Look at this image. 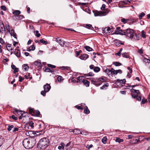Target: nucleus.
I'll use <instances>...</instances> for the list:
<instances>
[{"instance_id":"052dcab7","label":"nucleus","mask_w":150,"mask_h":150,"mask_svg":"<svg viewBox=\"0 0 150 150\" xmlns=\"http://www.w3.org/2000/svg\"><path fill=\"white\" fill-rule=\"evenodd\" d=\"M123 2L125 4H128V3H130V1L128 0H125Z\"/></svg>"},{"instance_id":"a19ab883","label":"nucleus","mask_w":150,"mask_h":150,"mask_svg":"<svg viewBox=\"0 0 150 150\" xmlns=\"http://www.w3.org/2000/svg\"><path fill=\"white\" fill-rule=\"evenodd\" d=\"M35 33V35L36 37H39L40 36V34L39 33V32L38 30H36Z\"/></svg>"},{"instance_id":"4be33fe9","label":"nucleus","mask_w":150,"mask_h":150,"mask_svg":"<svg viewBox=\"0 0 150 150\" xmlns=\"http://www.w3.org/2000/svg\"><path fill=\"white\" fill-rule=\"evenodd\" d=\"M23 69H24L25 71H27L29 68L27 64H23Z\"/></svg>"},{"instance_id":"dca6fc26","label":"nucleus","mask_w":150,"mask_h":150,"mask_svg":"<svg viewBox=\"0 0 150 150\" xmlns=\"http://www.w3.org/2000/svg\"><path fill=\"white\" fill-rule=\"evenodd\" d=\"M84 85L86 87H88L89 86L90 82L84 79L82 82Z\"/></svg>"},{"instance_id":"5701e85b","label":"nucleus","mask_w":150,"mask_h":150,"mask_svg":"<svg viewBox=\"0 0 150 150\" xmlns=\"http://www.w3.org/2000/svg\"><path fill=\"white\" fill-rule=\"evenodd\" d=\"M83 76H79L76 78V80H78L80 82V83H82L83 80L84 79H83Z\"/></svg>"},{"instance_id":"6e6552de","label":"nucleus","mask_w":150,"mask_h":150,"mask_svg":"<svg viewBox=\"0 0 150 150\" xmlns=\"http://www.w3.org/2000/svg\"><path fill=\"white\" fill-rule=\"evenodd\" d=\"M56 41L58 42L61 46H63L65 42L63 41H62L61 39L59 38H56Z\"/></svg>"},{"instance_id":"37998d69","label":"nucleus","mask_w":150,"mask_h":150,"mask_svg":"<svg viewBox=\"0 0 150 150\" xmlns=\"http://www.w3.org/2000/svg\"><path fill=\"white\" fill-rule=\"evenodd\" d=\"M50 69L49 68L47 67H45L44 68V71L46 72H50Z\"/></svg>"},{"instance_id":"0e129e2a","label":"nucleus","mask_w":150,"mask_h":150,"mask_svg":"<svg viewBox=\"0 0 150 150\" xmlns=\"http://www.w3.org/2000/svg\"><path fill=\"white\" fill-rule=\"evenodd\" d=\"M75 107L78 109L83 110V108H82L80 106L76 105Z\"/></svg>"},{"instance_id":"6e6d98bb","label":"nucleus","mask_w":150,"mask_h":150,"mask_svg":"<svg viewBox=\"0 0 150 150\" xmlns=\"http://www.w3.org/2000/svg\"><path fill=\"white\" fill-rule=\"evenodd\" d=\"M19 82H22L23 80L24 79V78L23 77H21V76H20L19 77Z\"/></svg>"},{"instance_id":"9d476101","label":"nucleus","mask_w":150,"mask_h":150,"mask_svg":"<svg viewBox=\"0 0 150 150\" xmlns=\"http://www.w3.org/2000/svg\"><path fill=\"white\" fill-rule=\"evenodd\" d=\"M88 57L89 56L88 54H84L81 55L79 57V58L81 59L85 60L88 58Z\"/></svg>"},{"instance_id":"e433bc0d","label":"nucleus","mask_w":150,"mask_h":150,"mask_svg":"<svg viewBox=\"0 0 150 150\" xmlns=\"http://www.w3.org/2000/svg\"><path fill=\"white\" fill-rule=\"evenodd\" d=\"M121 21L124 23H126L128 21H129V20L128 19H125L124 18H122L121 19Z\"/></svg>"},{"instance_id":"b1692460","label":"nucleus","mask_w":150,"mask_h":150,"mask_svg":"<svg viewBox=\"0 0 150 150\" xmlns=\"http://www.w3.org/2000/svg\"><path fill=\"white\" fill-rule=\"evenodd\" d=\"M94 74L92 72H90L88 74H85L84 76H94Z\"/></svg>"},{"instance_id":"6ab92c4d","label":"nucleus","mask_w":150,"mask_h":150,"mask_svg":"<svg viewBox=\"0 0 150 150\" xmlns=\"http://www.w3.org/2000/svg\"><path fill=\"white\" fill-rule=\"evenodd\" d=\"M143 62L146 65H149L150 63V60L149 59L144 58L143 59Z\"/></svg>"},{"instance_id":"de8ad7c7","label":"nucleus","mask_w":150,"mask_h":150,"mask_svg":"<svg viewBox=\"0 0 150 150\" xmlns=\"http://www.w3.org/2000/svg\"><path fill=\"white\" fill-rule=\"evenodd\" d=\"M4 140L3 139L0 138V147L3 144Z\"/></svg>"},{"instance_id":"2f4dec72","label":"nucleus","mask_w":150,"mask_h":150,"mask_svg":"<svg viewBox=\"0 0 150 150\" xmlns=\"http://www.w3.org/2000/svg\"><path fill=\"white\" fill-rule=\"evenodd\" d=\"M145 15V14L143 12H142V13H140L139 15V19L140 20Z\"/></svg>"},{"instance_id":"423d86ee","label":"nucleus","mask_w":150,"mask_h":150,"mask_svg":"<svg viewBox=\"0 0 150 150\" xmlns=\"http://www.w3.org/2000/svg\"><path fill=\"white\" fill-rule=\"evenodd\" d=\"M105 81V80L103 78H96L95 86H98L100 85L103 82H104Z\"/></svg>"},{"instance_id":"c756f323","label":"nucleus","mask_w":150,"mask_h":150,"mask_svg":"<svg viewBox=\"0 0 150 150\" xmlns=\"http://www.w3.org/2000/svg\"><path fill=\"white\" fill-rule=\"evenodd\" d=\"M6 29L8 32H10V26L9 25V23L8 22L6 24Z\"/></svg>"},{"instance_id":"a878e982","label":"nucleus","mask_w":150,"mask_h":150,"mask_svg":"<svg viewBox=\"0 0 150 150\" xmlns=\"http://www.w3.org/2000/svg\"><path fill=\"white\" fill-rule=\"evenodd\" d=\"M117 81L118 82H120L123 84L125 83L126 82V80L125 79H124L122 80H120V79H117Z\"/></svg>"},{"instance_id":"20e7f679","label":"nucleus","mask_w":150,"mask_h":150,"mask_svg":"<svg viewBox=\"0 0 150 150\" xmlns=\"http://www.w3.org/2000/svg\"><path fill=\"white\" fill-rule=\"evenodd\" d=\"M109 10L108 9H106L103 11H96L94 13V15L95 16H103L106 15L109 12Z\"/></svg>"},{"instance_id":"49530a36","label":"nucleus","mask_w":150,"mask_h":150,"mask_svg":"<svg viewBox=\"0 0 150 150\" xmlns=\"http://www.w3.org/2000/svg\"><path fill=\"white\" fill-rule=\"evenodd\" d=\"M81 52L82 51L81 50H79V51H76L75 54L76 57L78 56Z\"/></svg>"},{"instance_id":"72a5a7b5","label":"nucleus","mask_w":150,"mask_h":150,"mask_svg":"<svg viewBox=\"0 0 150 150\" xmlns=\"http://www.w3.org/2000/svg\"><path fill=\"white\" fill-rule=\"evenodd\" d=\"M109 86L108 83H106V84H104L102 86L100 87L101 89H106L107 87Z\"/></svg>"},{"instance_id":"7c9ffc66","label":"nucleus","mask_w":150,"mask_h":150,"mask_svg":"<svg viewBox=\"0 0 150 150\" xmlns=\"http://www.w3.org/2000/svg\"><path fill=\"white\" fill-rule=\"evenodd\" d=\"M6 48L7 50L8 51H12V48L10 44H8L7 45Z\"/></svg>"},{"instance_id":"c85d7f7f","label":"nucleus","mask_w":150,"mask_h":150,"mask_svg":"<svg viewBox=\"0 0 150 150\" xmlns=\"http://www.w3.org/2000/svg\"><path fill=\"white\" fill-rule=\"evenodd\" d=\"M24 77L25 79H32V77L30 76V74L28 73V74L25 75L24 76Z\"/></svg>"},{"instance_id":"09e8293b","label":"nucleus","mask_w":150,"mask_h":150,"mask_svg":"<svg viewBox=\"0 0 150 150\" xmlns=\"http://www.w3.org/2000/svg\"><path fill=\"white\" fill-rule=\"evenodd\" d=\"M40 41L41 43L44 44L45 45L47 44V42L45 40H43V39L40 40Z\"/></svg>"},{"instance_id":"9b49d317","label":"nucleus","mask_w":150,"mask_h":150,"mask_svg":"<svg viewBox=\"0 0 150 150\" xmlns=\"http://www.w3.org/2000/svg\"><path fill=\"white\" fill-rule=\"evenodd\" d=\"M73 132L74 133L76 134H84L85 135H86V134H84L83 133V132H81L80 131L79 129H75L73 130Z\"/></svg>"},{"instance_id":"864d4df0","label":"nucleus","mask_w":150,"mask_h":150,"mask_svg":"<svg viewBox=\"0 0 150 150\" xmlns=\"http://www.w3.org/2000/svg\"><path fill=\"white\" fill-rule=\"evenodd\" d=\"M47 66L49 67H51V68H54L56 67V66H55L52 65V64H47Z\"/></svg>"},{"instance_id":"3c124183","label":"nucleus","mask_w":150,"mask_h":150,"mask_svg":"<svg viewBox=\"0 0 150 150\" xmlns=\"http://www.w3.org/2000/svg\"><path fill=\"white\" fill-rule=\"evenodd\" d=\"M122 56L124 57H125L126 58H129V56L127 55L126 53H123L122 54Z\"/></svg>"},{"instance_id":"8fccbe9b","label":"nucleus","mask_w":150,"mask_h":150,"mask_svg":"<svg viewBox=\"0 0 150 150\" xmlns=\"http://www.w3.org/2000/svg\"><path fill=\"white\" fill-rule=\"evenodd\" d=\"M93 146V145L92 144H91L89 145L88 144H87L86 147V148L88 149H89L91 148Z\"/></svg>"},{"instance_id":"f03ea898","label":"nucleus","mask_w":150,"mask_h":150,"mask_svg":"<svg viewBox=\"0 0 150 150\" xmlns=\"http://www.w3.org/2000/svg\"><path fill=\"white\" fill-rule=\"evenodd\" d=\"M49 144V141L48 139L44 138L42 139L39 141V144L42 149H45L48 146Z\"/></svg>"},{"instance_id":"7ed1b4c3","label":"nucleus","mask_w":150,"mask_h":150,"mask_svg":"<svg viewBox=\"0 0 150 150\" xmlns=\"http://www.w3.org/2000/svg\"><path fill=\"white\" fill-rule=\"evenodd\" d=\"M125 35L130 38L132 39L134 35L133 30L130 28H128L125 30Z\"/></svg>"},{"instance_id":"412c9836","label":"nucleus","mask_w":150,"mask_h":150,"mask_svg":"<svg viewBox=\"0 0 150 150\" xmlns=\"http://www.w3.org/2000/svg\"><path fill=\"white\" fill-rule=\"evenodd\" d=\"M84 112L85 113L88 114L89 113L90 111L88 110V107L87 106H86L84 107Z\"/></svg>"},{"instance_id":"f257e3e1","label":"nucleus","mask_w":150,"mask_h":150,"mask_svg":"<svg viewBox=\"0 0 150 150\" xmlns=\"http://www.w3.org/2000/svg\"><path fill=\"white\" fill-rule=\"evenodd\" d=\"M34 137L31 138V140L29 138L24 139L23 142V144L25 148L28 149L32 148L36 143V139Z\"/></svg>"},{"instance_id":"4c0bfd02","label":"nucleus","mask_w":150,"mask_h":150,"mask_svg":"<svg viewBox=\"0 0 150 150\" xmlns=\"http://www.w3.org/2000/svg\"><path fill=\"white\" fill-rule=\"evenodd\" d=\"M142 37L144 38H146V33L144 30L142 31Z\"/></svg>"},{"instance_id":"1a4fd4ad","label":"nucleus","mask_w":150,"mask_h":150,"mask_svg":"<svg viewBox=\"0 0 150 150\" xmlns=\"http://www.w3.org/2000/svg\"><path fill=\"white\" fill-rule=\"evenodd\" d=\"M15 111L16 112L18 113H20L21 115L19 117V119H21L22 117H25V115H24V114L25 113L24 112H23V111H19L18 110H16Z\"/></svg>"},{"instance_id":"39448f33","label":"nucleus","mask_w":150,"mask_h":150,"mask_svg":"<svg viewBox=\"0 0 150 150\" xmlns=\"http://www.w3.org/2000/svg\"><path fill=\"white\" fill-rule=\"evenodd\" d=\"M131 91V95L132 97L134 98H136L139 95L138 94L140 93V92L139 90L132 89Z\"/></svg>"},{"instance_id":"a211bd4d","label":"nucleus","mask_w":150,"mask_h":150,"mask_svg":"<svg viewBox=\"0 0 150 150\" xmlns=\"http://www.w3.org/2000/svg\"><path fill=\"white\" fill-rule=\"evenodd\" d=\"M125 30H120L117 32H116V34H120L121 35H125Z\"/></svg>"},{"instance_id":"c03bdc74","label":"nucleus","mask_w":150,"mask_h":150,"mask_svg":"<svg viewBox=\"0 0 150 150\" xmlns=\"http://www.w3.org/2000/svg\"><path fill=\"white\" fill-rule=\"evenodd\" d=\"M10 118H12L15 120H16L18 119L17 117H16L14 115H12L11 116H10Z\"/></svg>"},{"instance_id":"473e14b6","label":"nucleus","mask_w":150,"mask_h":150,"mask_svg":"<svg viewBox=\"0 0 150 150\" xmlns=\"http://www.w3.org/2000/svg\"><path fill=\"white\" fill-rule=\"evenodd\" d=\"M84 48L86 50L88 51H91L92 50V48L88 46H86L84 47Z\"/></svg>"},{"instance_id":"ea45409f","label":"nucleus","mask_w":150,"mask_h":150,"mask_svg":"<svg viewBox=\"0 0 150 150\" xmlns=\"http://www.w3.org/2000/svg\"><path fill=\"white\" fill-rule=\"evenodd\" d=\"M113 64L116 66H120L122 65V64L121 63L117 62H114Z\"/></svg>"},{"instance_id":"c9c22d12","label":"nucleus","mask_w":150,"mask_h":150,"mask_svg":"<svg viewBox=\"0 0 150 150\" xmlns=\"http://www.w3.org/2000/svg\"><path fill=\"white\" fill-rule=\"evenodd\" d=\"M123 141V140L122 139H120L119 138H117L115 142H118L119 143H120Z\"/></svg>"},{"instance_id":"cd10ccee","label":"nucleus","mask_w":150,"mask_h":150,"mask_svg":"<svg viewBox=\"0 0 150 150\" xmlns=\"http://www.w3.org/2000/svg\"><path fill=\"white\" fill-rule=\"evenodd\" d=\"M35 46L34 45H31L29 47L28 50V51H30L31 50H34L35 49Z\"/></svg>"},{"instance_id":"5fc2aeb1","label":"nucleus","mask_w":150,"mask_h":150,"mask_svg":"<svg viewBox=\"0 0 150 150\" xmlns=\"http://www.w3.org/2000/svg\"><path fill=\"white\" fill-rule=\"evenodd\" d=\"M1 9L4 11H6V6H1Z\"/></svg>"},{"instance_id":"58836bf2","label":"nucleus","mask_w":150,"mask_h":150,"mask_svg":"<svg viewBox=\"0 0 150 150\" xmlns=\"http://www.w3.org/2000/svg\"><path fill=\"white\" fill-rule=\"evenodd\" d=\"M86 28L88 29H93L92 25L91 24H86Z\"/></svg>"},{"instance_id":"79ce46f5","label":"nucleus","mask_w":150,"mask_h":150,"mask_svg":"<svg viewBox=\"0 0 150 150\" xmlns=\"http://www.w3.org/2000/svg\"><path fill=\"white\" fill-rule=\"evenodd\" d=\"M14 126L13 125H8V127L7 128V130L8 131H10L11 130V129L13 128Z\"/></svg>"},{"instance_id":"13d9d810","label":"nucleus","mask_w":150,"mask_h":150,"mask_svg":"<svg viewBox=\"0 0 150 150\" xmlns=\"http://www.w3.org/2000/svg\"><path fill=\"white\" fill-rule=\"evenodd\" d=\"M0 42L2 45H3L4 43V40L1 38H0Z\"/></svg>"},{"instance_id":"e2e57ef3","label":"nucleus","mask_w":150,"mask_h":150,"mask_svg":"<svg viewBox=\"0 0 150 150\" xmlns=\"http://www.w3.org/2000/svg\"><path fill=\"white\" fill-rule=\"evenodd\" d=\"M105 8V5L104 4H103L102 5V6L101 7V9L102 10H104Z\"/></svg>"},{"instance_id":"69168bd1","label":"nucleus","mask_w":150,"mask_h":150,"mask_svg":"<svg viewBox=\"0 0 150 150\" xmlns=\"http://www.w3.org/2000/svg\"><path fill=\"white\" fill-rule=\"evenodd\" d=\"M18 129L17 127H15L14 128L12 132H16V131H18Z\"/></svg>"},{"instance_id":"338daca9","label":"nucleus","mask_w":150,"mask_h":150,"mask_svg":"<svg viewBox=\"0 0 150 150\" xmlns=\"http://www.w3.org/2000/svg\"><path fill=\"white\" fill-rule=\"evenodd\" d=\"M120 27H117L116 28V30H115V33H116V32H117V31H118L119 30H120Z\"/></svg>"},{"instance_id":"603ef678","label":"nucleus","mask_w":150,"mask_h":150,"mask_svg":"<svg viewBox=\"0 0 150 150\" xmlns=\"http://www.w3.org/2000/svg\"><path fill=\"white\" fill-rule=\"evenodd\" d=\"M47 92V91H45V90L42 91L41 92V94L43 96H45L46 93Z\"/></svg>"},{"instance_id":"2eb2a0df","label":"nucleus","mask_w":150,"mask_h":150,"mask_svg":"<svg viewBox=\"0 0 150 150\" xmlns=\"http://www.w3.org/2000/svg\"><path fill=\"white\" fill-rule=\"evenodd\" d=\"M38 133V132H37V133L34 132L33 133L32 131H26L25 132V134L27 136L31 137V136H30V135L32 134H36V135H39Z\"/></svg>"},{"instance_id":"ddd939ff","label":"nucleus","mask_w":150,"mask_h":150,"mask_svg":"<svg viewBox=\"0 0 150 150\" xmlns=\"http://www.w3.org/2000/svg\"><path fill=\"white\" fill-rule=\"evenodd\" d=\"M51 88V87L48 84H46L44 86V90L45 91H47V92L50 91Z\"/></svg>"},{"instance_id":"f704fd0d","label":"nucleus","mask_w":150,"mask_h":150,"mask_svg":"<svg viewBox=\"0 0 150 150\" xmlns=\"http://www.w3.org/2000/svg\"><path fill=\"white\" fill-rule=\"evenodd\" d=\"M107 140V137H104L102 139V142L104 144L106 143Z\"/></svg>"},{"instance_id":"bb28decb","label":"nucleus","mask_w":150,"mask_h":150,"mask_svg":"<svg viewBox=\"0 0 150 150\" xmlns=\"http://www.w3.org/2000/svg\"><path fill=\"white\" fill-rule=\"evenodd\" d=\"M21 11L19 10H16L13 12V13L15 15H18L21 13Z\"/></svg>"},{"instance_id":"f3484780","label":"nucleus","mask_w":150,"mask_h":150,"mask_svg":"<svg viewBox=\"0 0 150 150\" xmlns=\"http://www.w3.org/2000/svg\"><path fill=\"white\" fill-rule=\"evenodd\" d=\"M11 36H13L15 38H16V35L15 33L14 30L13 29H11L10 30V32H9Z\"/></svg>"},{"instance_id":"774afa93","label":"nucleus","mask_w":150,"mask_h":150,"mask_svg":"<svg viewBox=\"0 0 150 150\" xmlns=\"http://www.w3.org/2000/svg\"><path fill=\"white\" fill-rule=\"evenodd\" d=\"M95 67L93 65H91L89 66V68L91 69H94Z\"/></svg>"},{"instance_id":"0eeeda50","label":"nucleus","mask_w":150,"mask_h":150,"mask_svg":"<svg viewBox=\"0 0 150 150\" xmlns=\"http://www.w3.org/2000/svg\"><path fill=\"white\" fill-rule=\"evenodd\" d=\"M102 31L103 33L106 34H109L111 33V30L109 27H105L104 28H102Z\"/></svg>"},{"instance_id":"4468645a","label":"nucleus","mask_w":150,"mask_h":150,"mask_svg":"<svg viewBox=\"0 0 150 150\" xmlns=\"http://www.w3.org/2000/svg\"><path fill=\"white\" fill-rule=\"evenodd\" d=\"M5 31V29L4 25L3 23H0V32L3 33Z\"/></svg>"},{"instance_id":"4d7b16f0","label":"nucleus","mask_w":150,"mask_h":150,"mask_svg":"<svg viewBox=\"0 0 150 150\" xmlns=\"http://www.w3.org/2000/svg\"><path fill=\"white\" fill-rule=\"evenodd\" d=\"M91 81L92 83H93V84L95 85L96 79L94 78L93 79L91 80Z\"/></svg>"},{"instance_id":"f8f14e48","label":"nucleus","mask_w":150,"mask_h":150,"mask_svg":"<svg viewBox=\"0 0 150 150\" xmlns=\"http://www.w3.org/2000/svg\"><path fill=\"white\" fill-rule=\"evenodd\" d=\"M14 53L17 57L19 58L21 56L20 51L19 50L16 49L14 51Z\"/></svg>"},{"instance_id":"680f3d73","label":"nucleus","mask_w":150,"mask_h":150,"mask_svg":"<svg viewBox=\"0 0 150 150\" xmlns=\"http://www.w3.org/2000/svg\"><path fill=\"white\" fill-rule=\"evenodd\" d=\"M71 81L72 82H73L74 83H76V78H74V77L72 78L71 79Z\"/></svg>"},{"instance_id":"bf43d9fd","label":"nucleus","mask_w":150,"mask_h":150,"mask_svg":"<svg viewBox=\"0 0 150 150\" xmlns=\"http://www.w3.org/2000/svg\"><path fill=\"white\" fill-rule=\"evenodd\" d=\"M57 79L59 81H61L62 79V77L61 76H59L58 77Z\"/></svg>"},{"instance_id":"393cba45","label":"nucleus","mask_w":150,"mask_h":150,"mask_svg":"<svg viewBox=\"0 0 150 150\" xmlns=\"http://www.w3.org/2000/svg\"><path fill=\"white\" fill-rule=\"evenodd\" d=\"M100 70V68L98 67H95L93 69L94 71L96 73L98 72Z\"/></svg>"},{"instance_id":"aec40b11","label":"nucleus","mask_w":150,"mask_h":150,"mask_svg":"<svg viewBox=\"0 0 150 150\" xmlns=\"http://www.w3.org/2000/svg\"><path fill=\"white\" fill-rule=\"evenodd\" d=\"M34 65L36 67H38L41 66V64L39 61H36L34 63Z\"/></svg>"},{"instance_id":"a18cd8bd","label":"nucleus","mask_w":150,"mask_h":150,"mask_svg":"<svg viewBox=\"0 0 150 150\" xmlns=\"http://www.w3.org/2000/svg\"><path fill=\"white\" fill-rule=\"evenodd\" d=\"M29 125L32 128L34 127V123L32 121H31L29 122Z\"/></svg>"}]
</instances>
